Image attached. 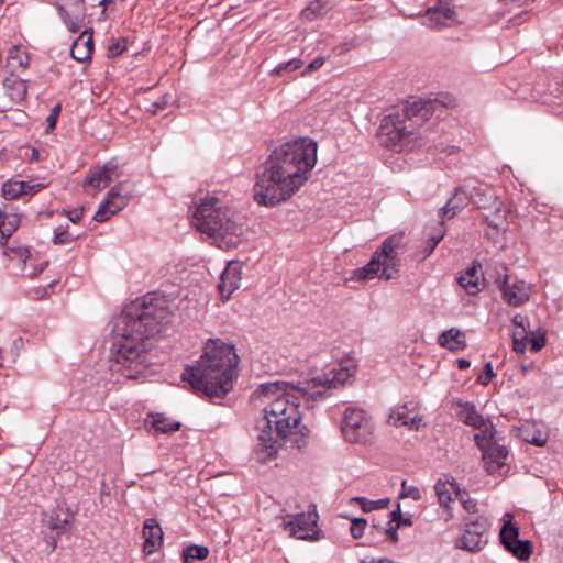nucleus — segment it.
<instances>
[{
    "mask_svg": "<svg viewBox=\"0 0 563 563\" xmlns=\"http://www.w3.org/2000/svg\"><path fill=\"white\" fill-rule=\"evenodd\" d=\"M27 66H29L27 54L20 47H16V46L11 47L9 51V54H8L7 65H5V67L11 73V75H14V73L25 69Z\"/></svg>",
    "mask_w": 563,
    "mask_h": 563,
    "instance_id": "28",
    "label": "nucleus"
},
{
    "mask_svg": "<svg viewBox=\"0 0 563 563\" xmlns=\"http://www.w3.org/2000/svg\"><path fill=\"white\" fill-rule=\"evenodd\" d=\"M117 169L118 165L112 162H108L102 167L91 169L84 180V188L88 194L96 195L113 181Z\"/></svg>",
    "mask_w": 563,
    "mask_h": 563,
    "instance_id": "13",
    "label": "nucleus"
},
{
    "mask_svg": "<svg viewBox=\"0 0 563 563\" xmlns=\"http://www.w3.org/2000/svg\"><path fill=\"white\" fill-rule=\"evenodd\" d=\"M367 527V520L364 518L353 519L351 522L350 531L354 539H360L364 536Z\"/></svg>",
    "mask_w": 563,
    "mask_h": 563,
    "instance_id": "39",
    "label": "nucleus"
},
{
    "mask_svg": "<svg viewBox=\"0 0 563 563\" xmlns=\"http://www.w3.org/2000/svg\"><path fill=\"white\" fill-rule=\"evenodd\" d=\"M341 431L345 441L367 444L374 439L375 424L363 409L349 407L343 415Z\"/></svg>",
    "mask_w": 563,
    "mask_h": 563,
    "instance_id": "9",
    "label": "nucleus"
},
{
    "mask_svg": "<svg viewBox=\"0 0 563 563\" xmlns=\"http://www.w3.org/2000/svg\"><path fill=\"white\" fill-rule=\"evenodd\" d=\"M92 51V34L85 31L74 41L70 54L74 59L85 62L90 58Z\"/></svg>",
    "mask_w": 563,
    "mask_h": 563,
    "instance_id": "24",
    "label": "nucleus"
},
{
    "mask_svg": "<svg viewBox=\"0 0 563 563\" xmlns=\"http://www.w3.org/2000/svg\"><path fill=\"white\" fill-rule=\"evenodd\" d=\"M82 216H84V208H78V209L67 211L68 219L74 223L79 222L81 220Z\"/></svg>",
    "mask_w": 563,
    "mask_h": 563,
    "instance_id": "51",
    "label": "nucleus"
},
{
    "mask_svg": "<svg viewBox=\"0 0 563 563\" xmlns=\"http://www.w3.org/2000/svg\"><path fill=\"white\" fill-rule=\"evenodd\" d=\"M238 364L239 356L233 345L220 339H210L200 358L195 365L186 367L181 376L195 391L209 398L223 397L233 387Z\"/></svg>",
    "mask_w": 563,
    "mask_h": 563,
    "instance_id": "4",
    "label": "nucleus"
},
{
    "mask_svg": "<svg viewBox=\"0 0 563 563\" xmlns=\"http://www.w3.org/2000/svg\"><path fill=\"white\" fill-rule=\"evenodd\" d=\"M512 322L515 325L521 328V334H523V339H528V331L526 329L527 317L518 313L514 317Z\"/></svg>",
    "mask_w": 563,
    "mask_h": 563,
    "instance_id": "46",
    "label": "nucleus"
},
{
    "mask_svg": "<svg viewBox=\"0 0 563 563\" xmlns=\"http://www.w3.org/2000/svg\"><path fill=\"white\" fill-rule=\"evenodd\" d=\"M329 11L328 3L321 0L311 1L302 11L301 16L308 21H313L323 16Z\"/></svg>",
    "mask_w": 563,
    "mask_h": 563,
    "instance_id": "29",
    "label": "nucleus"
},
{
    "mask_svg": "<svg viewBox=\"0 0 563 563\" xmlns=\"http://www.w3.org/2000/svg\"><path fill=\"white\" fill-rule=\"evenodd\" d=\"M128 197L121 194L119 186H114L108 192L106 200L100 205L93 219L98 222L108 220L110 216L122 210L128 205Z\"/></svg>",
    "mask_w": 563,
    "mask_h": 563,
    "instance_id": "16",
    "label": "nucleus"
},
{
    "mask_svg": "<svg viewBox=\"0 0 563 563\" xmlns=\"http://www.w3.org/2000/svg\"><path fill=\"white\" fill-rule=\"evenodd\" d=\"M471 366V363L470 361L465 360V358H460L457 360V367L460 369H466Z\"/></svg>",
    "mask_w": 563,
    "mask_h": 563,
    "instance_id": "56",
    "label": "nucleus"
},
{
    "mask_svg": "<svg viewBox=\"0 0 563 563\" xmlns=\"http://www.w3.org/2000/svg\"><path fill=\"white\" fill-rule=\"evenodd\" d=\"M400 497H409L413 500H419L421 498V493L418 487L411 485L408 486L407 482L402 481Z\"/></svg>",
    "mask_w": 563,
    "mask_h": 563,
    "instance_id": "40",
    "label": "nucleus"
},
{
    "mask_svg": "<svg viewBox=\"0 0 563 563\" xmlns=\"http://www.w3.org/2000/svg\"><path fill=\"white\" fill-rule=\"evenodd\" d=\"M7 222L1 224V244L8 241L20 224V219L16 214H9Z\"/></svg>",
    "mask_w": 563,
    "mask_h": 563,
    "instance_id": "35",
    "label": "nucleus"
},
{
    "mask_svg": "<svg viewBox=\"0 0 563 563\" xmlns=\"http://www.w3.org/2000/svg\"><path fill=\"white\" fill-rule=\"evenodd\" d=\"M459 415L465 424L472 426L479 431L475 434L474 440L482 451L486 471L489 474H500L501 468L506 466L508 450L495 439L493 423L481 416L475 407L470 404H466Z\"/></svg>",
    "mask_w": 563,
    "mask_h": 563,
    "instance_id": "7",
    "label": "nucleus"
},
{
    "mask_svg": "<svg viewBox=\"0 0 563 563\" xmlns=\"http://www.w3.org/2000/svg\"><path fill=\"white\" fill-rule=\"evenodd\" d=\"M241 264L239 262H230L223 271L218 289L222 299L229 300L231 295L239 289L241 284Z\"/></svg>",
    "mask_w": 563,
    "mask_h": 563,
    "instance_id": "17",
    "label": "nucleus"
},
{
    "mask_svg": "<svg viewBox=\"0 0 563 563\" xmlns=\"http://www.w3.org/2000/svg\"><path fill=\"white\" fill-rule=\"evenodd\" d=\"M526 441L529 442V443H532V444L541 446V445H543L545 443L547 438L543 437L541 433H539L538 435H533L531 438L527 437Z\"/></svg>",
    "mask_w": 563,
    "mask_h": 563,
    "instance_id": "53",
    "label": "nucleus"
},
{
    "mask_svg": "<svg viewBox=\"0 0 563 563\" xmlns=\"http://www.w3.org/2000/svg\"><path fill=\"white\" fill-rule=\"evenodd\" d=\"M388 423L395 427L406 426L410 430H419L422 426V418L419 415L409 417L408 407L404 405L400 408L393 409L389 417Z\"/></svg>",
    "mask_w": 563,
    "mask_h": 563,
    "instance_id": "23",
    "label": "nucleus"
},
{
    "mask_svg": "<svg viewBox=\"0 0 563 563\" xmlns=\"http://www.w3.org/2000/svg\"><path fill=\"white\" fill-rule=\"evenodd\" d=\"M389 515H390V520L388 521V523H396V520L398 518H400V516H401L400 505L398 504L397 509L390 511Z\"/></svg>",
    "mask_w": 563,
    "mask_h": 563,
    "instance_id": "54",
    "label": "nucleus"
},
{
    "mask_svg": "<svg viewBox=\"0 0 563 563\" xmlns=\"http://www.w3.org/2000/svg\"><path fill=\"white\" fill-rule=\"evenodd\" d=\"M354 500L360 505L363 511L369 512L375 509H385L389 506V498H380L377 500H369L365 497H356Z\"/></svg>",
    "mask_w": 563,
    "mask_h": 563,
    "instance_id": "34",
    "label": "nucleus"
},
{
    "mask_svg": "<svg viewBox=\"0 0 563 563\" xmlns=\"http://www.w3.org/2000/svg\"><path fill=\"white\" fill-rule=\"evenodd\" d=\"M499 536L505 549L510 548L519 539V529L508 521L501 527Z\"/></svg>",
    "mask_w": 563,
    "mask_h": 563,
    "instance_id": "32",
    "label": "nucleus"
},
{
    "mask_svg": "<svg viewBox=\"0 0 563 563\" xmlns=\"http://www.w3.org/2000/svg\"><path fill=\"white\" fill-rule=\"evenodd\" d=\"M440 227H443V222L440 224ZM443 236H444V230L442 228H440L437 234H433L429 238L428 252H427L426 256H428L429 254H431L433 252V250L437 247V245L440 243V241L443 239Z\"/></svg>",
    "mask_w": 563,
    "mask_h": 563,
    "instance_id": "42",
    "label": "nucleus"
},
{
    "mask_svg": "<svg viewBox=\"0 0 563 563\" xmlns=\"http://www.w3.org/2000/svg\"><path fill=\"white\" fill-rule=\"evenodd\" d=\"M398 527L393 523H388V528H386L384 530L385 534H386V538L391 541V542H397L398 541Z\"/></svg>",
    "mask_w": 563,
    "mask_h": 563,
    "instance_id": "50",
    "label": "nucleus"
},
{
    "mask_svg": "<svg viewBox=\"0 0 563 563\" xmlns=\"http://www.w3.org/2000/svg\"><path fill=\"white\" fill-rule=\"evenodd\" d=\"M289 518V520L283 521L282 527L290 537L301 540H312L314 538L318 519V514L314 510L297 514Z\"/></svg>",
    "mask_w": 563,
    "mask_h": 563,
    "instance_id": "12",
    "label": "nucleus"
},
{
    "mask_svg": "<svg viewBox=\"0 0 563 563\" xmlns=\"http://www.w3.org/2000/svg\"><path fill=\"white\" fill-rule=\"evenodd\" d=\"M496 283L501 291L503 299L512 307H519L529 301L532 294V286L525 280H509L507 274L497 277Z\"/></svg>",
    "mask_w": 563,
    "mask_h": 563,
    "instance_id": "11",
    "label": "nucleus"
},
{
    "mask_svg": "<svg viewBox=\"0 0 563 563\" xmlns=\"http://www.w3.org/2000/svg\"><path fill=\"white\" fill-rule=\"evenodd\" d=\"M60 111H62L60 103H57L53 107L49 115L46 118L47 131L55 128Z\"/></svg>",
    "mask_w": 563,
    "mask_h": 563,
    "instance_id": "44",
    "label": "nucleus"
},
{
    "mask_svg": "<svg viewBox=\"0 0 563 563\" xmlns=\"http://www.w3.org/2000/svg\"><path fill=\"white\" fill-rule=\"evenodd\" d=\"M495 377V373L493 371V365L490 362L486 363L483 369V373L477 376V383L487 386L492 378Z\"/></svg>",
    "mask_w": 563,
    "mask_h": 563,
    "instance_id": "41",
    "label": "nucleus"
},
{
    "mask_svg": "<svg viewBox=\"0 0 563 563\" xmlns=\"http://www.w3.org/2000/svg\"><path fill=\"white\" fill-rule=\"evenodd\" d=\"M471 195L475 196V198H472L471 200H473L476 206L477 202L487 205V201L493 199V196L487 197L479 188H473Z\"/></svg>",
    "mask_w": 563,
    "mask_h": 563,
    "instance_id": "48",
    "label": "nucleus"
},
{
    "mask_svg": "<svg viewBox=\"0 0 563 563\" xmlns=\"http://www.w3.org/2000/svg\"><path fill=\"white\" fill-rule=\"evenodd\" d=\"M434 489L440 506L448 510V516L445 520H450L453 517V515L450 511V503L454 501V498H457L461 489L454 481L448 479H439L434 486Z\"/></svg>",
    "mask_w": 563,
    "mask_h": 563,
    "instance_id": "20",
    "label": "nucleus"
},
{
    "mask_svg": "<svg viewBox=\"0 0 563 563\" xmlns=\"http://www.w3.org/2000/svg\"><path fill=\"white\" fill-rule=\"evenodd\" d=\"M180 426V422L170 421L162 413H156L155 416H153L152 427L156 432L173 433L175 431H178Z\"/></svg>",
    "mask_w": 563,
    "mask_h": 563,
    "instance_id": "30",
    "label": "nucleus"
},
{
    "mask_svg": "<svg viewBox=\"0 0 563 563\" xmlns=\"http://www.w3.org/2000/svg\"><path fill=\"white\" fill-rule=\"evenodd\" d=\"M526 341L527 339H523V334L519 333V332H514V335H512V343H514V350L517 352V353H523L525 350H526Z\"/></svg>",
    "mask_w": 563,
    "mask_h": 563,
    "instance_id": "45",
    "label": "nucleus"
},
{
    "mask_svg": "<svg viewBox=\"0 0 563 563\" xmlns=\"http://www.w3.org/2000/svg\"><path fill=\"white\" fill-rule=\"evenodd\" d=\"M75 239L68 231H62L55 234L53 241L55 244H66Z\"/></svg>",
    "mask_w": 563,
    "mask_h": 563,
    "instance_id": "47",
    "label": "nucleus"
},
{
    "mask_svg": "<svg viewBox=\"0 0 563 563\" xmlns=\"http://www.w3.org/2000/svg\"><path fill=\"white\" fill-rule=\"evenodd\" d=\"M438 343L440 346L453 352L462 351L467 345L464 332L456 328H451L446 331H443L438 338Z\"/></svg>",
    "mask_w": 563,
    "mask_h": 563,
    "instance_id": "26",
    "label": "nucleus"
},
{
    "mask_svg": "<svg viewBox=\"0 0 563 563\" xmlns=\"http://www.w3.org/2000/svg\"><path fill=\"white\" fill-rule=\"evenodd\" d=\"M443 106L438 100L408 101L404 108V114L393 113L386 115L379 125L377 139L385 147L413 145L418 139L415 125L428 121L437 111H442Z\"/></svg>",
    "mask_w": 563,
    "mask_h": 563,
    "instance_id": "6",
    "label": "nucleus"
},
{
    "mask_svg": "<svg viewBox=\"0 0 563 563\" xmlns=\"http://www.w3.org/2000/svg\"><path fill=\"white\" fill-rule=\"evenodd\" d=\"M354 366L332 368L308 383L306 388H297L286 383L262 385V391L267 404L264 408V419L258 428L255 453L260 462H266L276 455L282 441H290L300 449L306 444L308 429L300 426L301 413L299 399L319 401L327 398L329 389L343 386L353 375Z\"/></svg>",
    "mask_w": 563,
    "mask_h": 563,
    "instance_id": "1",
    "label": "nucleus"
},
{
    "mask_svg": "<svg viewBox=\"0 0 563 563\" xmlns=\"http://www.w3.org/2000/svg\"><path fill=\"white\" fill-rule=\"evenodd\" d=\"M3 86L7 96L11 99V101H13L14 103H20L24 100L27 87L23 79L14 75H11L10 77H7L4 79Z\"/></svg>",
    "mask_w": 563,
    "mask_h": 563,
    "instance_id": "27",
    "label": "nucleus"
},
{
    "mask_svg": "<svg viewBox=\"0 0 563 563\" xmlns=\"http://www.w3.org/2000/svg\"><path fill=\"white\" fill-rule=\"evenodd\" d=\"M457 499L462 504L463 508L470 512L475 514L477 511V501L472 498L466 490H461Z\"/></svg>",
    "mask_w": 563,
    "mask_h": 563,
    "instance_id": "38",
    "label": "nucleus"
},
{
    "mask_svg": "<svg viewBox=\"0 0 563 563\" xmlns=\"http://www.w3.org/2000/svg\"><path fill=\"white\" fill-rule=\"evenodd\" d=\"M144 544L146 554L154 553L163 542V531L158 522L151 518L146 519L143 527Z\"/></svg>",
    "mask_w": 563,
    "mask_h": 563,
    "instance_id": "21",
    "label": "nucleus"
},
{
    "mask_svg": "<svg viewBox=\"0 0 563 563\" xmlns=\"http://www.w3.org/2000/svg\"><path fill=\"white\" fill-rule=\"evenodd\" d=\"M398 528H400L401 526H411L412 525V521L410 518H404L402 515L400 516V518H398L396 520V523H395Z\"/></svg>",
    "mask_w": 563,
    "mask_h": 563,
    "instance_id": "55",
    "label": "nucleus"
},
{
    "mask_svg": "<svg viewBox=\"0 0 563 563\" xmlns=\"http://www.w3.org/2000/svg\"><path fill=\"white\" fill-rule=\"evenodd\" d=\"M404 247V234L397 233L384 240L371 261L363 267L355 271L354 275L358 280L379 277L386 280L396 277L399 266V250Z\"/></svg>",
    "mask_w": 563,
    "mask_h": 563,
    "instance_id": "8",
    "label": "nucleus"
},
{
    "mask_svg": "<svg viewBox=\"0 0 563 563\" xmlns=\"http://www.w3.org/2000/svg\"><path fill=\"white\" fill-rule=\"evenodd\" d=\"M172 319L169 301L161 295L147 294L142 302L122 316L111 346L112 371L128 379H136L150 365L144 341L164 331Z\"/></svg>",
    "mask_w": 563,
    "mask_h": 563,
    "instance_id": "2",
    "label": "nucleus"
},
{
    "mask_svg": "<svg viewBox=\"0 0 563 563\" xmlns=\"http://www.w3.org/2000/svg\"><path fill=\"white\" fill-rule=\"evenodd\" d=\"M192 224L222 250L236 247L243 234L239 214L216 197L206 198L197 206Z\"/></svg>",
    "mask_w": 563,
    "mask_h": 563,
    "instance_id": "5",
    "label": "nucleus"
},
{
    "mask_svg": "<svg viewBox=\"0 0 563 563\" xmlns=\"http://www.w3.org/2000/svg\"><path fill=\"white\" fill-rule=\"evenodd\" d=\"M124 49H125V46H124V45H121V44H120V42H114V43H112V44L109 46V53H110L112 56H117V55L122 54Z\"/></svg>",
    "mask_w": 563,
    "mask_h": 563,
    "instance_id": "52",
    "label": "nucleus"
},
{
    "mask_svg": "<svg viewBox=\"0 0 563 563\" xmlns=\"http://www.w3.org/2000/svg\"><path fill=\"white\" fill-rule=\"evenodd\" d=\"M514 556L521 561H526L532 553V543L528 540H517L510 548H506Z\"/></svg>",
    "mask_w": 563,
    "mask_h": 563,
    "instance_id": "31",
    "label": "nucleus"
},
{
    "mask_svg": "<svg viewBox=\"0 0 563 563\" xmlns=\"http://www.w3.org/2000/svg\"><path fill=\"white\" fill-rule=\"evenodd\" d=\"M16 253L19 254L21 262L23 263L22 269L30 277H34V276L38 275L40 273H42L44 269V266L47 264V263H42V264H40L38 267H35L32 271H27L26 261L30 258V251L27 249H24V250H19Z\"/></svg>",
    "mask_w": 563,
    "mask_h": 563,
    "instance_id": "37",
    "label": "nucleus"
},
{
    "mask_svg": "<svg viewBox=\"0 0 563 563\" xmlns=\"http://www.w3.org/2000/svg\"><path fill=\"white\" fill-rule=\"evenodd\" d=\"M317 143L299 137L276 147L256 175L254 200L275 207L291 198L308 180L317 163Z\"/></svg>",
    "mask_w": 563,
    "mask_h": 563,
    "instance_id": "3",
    "label": "nucleus"
},
{
    "mask_svg": "<svg viewBox=\"0 0 563 563\" xmlns=\"http://www.w3.org/2000/svg\"><path fill=\"white\" fill-rule=\"evenodd\" d=\"M477 208L485 210L484 219L490 228L497 231L507 230L509 210L503 201L494 198L492 205L477 202Z\"/></svg>",
    "mask_w": 563,
    "mask_h": 563,
    "instance_id": "15",
    "label": "nucleus"
},
{
    "mask_svg": "<svg viewBox=\"0 0 563 563\" xmlns=\"http://www.w3.org/2000/svg\"><path fill=\"white\" fill-rule=\"evenodd\" d=\"M531 351L539 352L547 343V338L544 333L532 334L530 338Z\"/></svg>",
    "mask_w": 563,
    "mask_h": 563,
    "instance_id": "43",
    "label": "nucleus"
},
{
    "mask_svg": "<svg viewBox=\"0 0 563 563\" xmlns=\"http://www.w3.org/2000/svg\"><path fill=\"white\" fill-rule=\"evenodd\" d=\"M472 198H475V196L471 195L465 188H456L446 205L441 209L442 219H452L455 217L461 210L468 206Z\"/></svg>",
    "mask_w": 563,
    "mask_h": 563,
    "instance_id": "19",
    "label": "nucleus"
},
{
    "mask_svg": "<svg viewBox=\"0 0 563 563\" xmlns=\"http://www.w3.org/2000/svg\"><path fill=\"white\" fill-rule=\"evenodd\" d=\"M44 187L43 184H30L27 181L8 180L2 186V196L7 200H13L22 195H33Z\"/></svg>",
    "mask_w": 563,
    "mask_h": 563,
    "instance_id": "22",
    "label": "nucleus"
},
{
    "mask_svg": "<svg viewBox=\"0 0 563 563\" xmlns=\"http://www.w3.org/2000/svg\"><path fill=\"white\" fill-rule=\"evenodd\" d=\"M209 549L202 545H189L183 550V559L185 563H192L194 560H203L208 556Z\"/></svg>",
    "mask_w": 563,
    "mask_h": 563,
    "instance_id": "33",
    "label": "nucleus"
},
{
    "mask_svg": "<svg viewBox=\"0 0 563 563\" xmlns=\"http://www.w3.org/2000/svg\"><path fill=\"white\" fill-rule=\"evenodd\" d=\"M303 65V60L300 58H292L286 63L279 64L272 70L273 75L280 76L284 71H294L299 69Z\"/></svg>",
    "mask_w": 563,
    "mask_h": 563,
    "instance_id": "36",
    "label": "nucleus"
},
{
    "mask_svg": "<svg viewBox=\"0 0 563 563\" xmlns=\"http://www.w3.org/2000/svg\"><path fill=\"white\" fill-rule=\"evenodd\" d=\"M62 19L70 32L79 31L85 18L84 0H54Z\"/></svg>",
    "mask_w": 563,
    "mask_h": 563,
    "instance_id": "14",
    "label": "nucleus"
},
{
    "mask_svg": "<svg viewBox=\"0 0 563 563\" xmlns=\"http://www.w3.org/2000/svg\"><path fill=\"white\" fill-rule=\"evenodd\" d=\"M481 268L482 266L479 263H474L457 278L459 285L470 295H476L481 290Z\"/></svg>",
    "mask_w": 563,
    "mask_h": 563,
    "instance_id": "25",
    "label": "nucleus"
},
{
    "mask_svg": "<svg viewBox=\"0 0 563 563\" xmlns=\"http://www.w3.org/2000/svg\"><path fill=\"white\" fill-rule=\"evenodd\" d=\"M324 64L323 57H317L314 58L302 71V76H306L310 73H312L316 69H319Z\"/></svg>",
    "mask_w": 563,
    "mask_h": 563,
    "instance_id": "49",
    "label": "nucleus"
},
{
    "mask_svg": "<svg viewBox=\"0 0 563 563\" xmlns=\"http://www.w3.org/2000/svg\"><path fill=\"white\" fill-rule=\"evenodd\" d=\"M488 529L489 522L484 517L466 522L464 533L457 539L456 545L470 552L482 551L487 543Z\"/></svg>",
    "mask_w": 563,
    "mask_h": 563,
    "instance_id": "10",
    "label": "nucleus"
},
{
    "mask_svg": "<svg viewBox=\"0 0 563 563\" xmlns=\"http://www.w3.org/2000/svg\"><path fill=\"white\" fill-rule=\"evenodd\" d=\"M455 11L449 2L440 0L439 3L429 8L424 15V23L429 27H442L450 25L455 20Z\"/></svg>",
    "mask_w": 563,
    "mask_h": 563,
    "instance_id": "18",
    "label": "nucleus"
}]
</instances>
